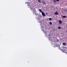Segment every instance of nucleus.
I'll use <instances>...</instances> for the list:
<instances>
[{
    "mask_svg": "<svg viewBox=\"0 0 67 67\" xmlns=\"http://www.w3.org/2000/svg\"><path fill=\"white\" fill-rule=\"evenodd\" d=\"M52 36H51V35H49V39L50 40H51V41H52Z\"/></svg>",
    "mask_w": 67,
    "mask_h": 67,
    "instance_id": "f257e3e1",
    "label": "nucleus"
},
{
    "mask_svg": "<svg viewBox=\"0 0 67 67\" xmlns=\"http://www.w3.org/2000/svg\"><path fill=\"white\" fill-rule=\"evenodd\" d=\"M42 14V15L43 16H45V13H44V12H43L42 13H41Z\"/></svg>",
    "mask_w": 67,
    "mask_h": 67,
    "instance_id": "f03ea898",
    "label": "nucleus"
},
{
    "mask_svg": "<svg viewBox=\"0 0 67 67\" xmlns=\"http://www.w3.org/2000/svg\"><path fill=\"white\" fill-rule=\"evenodd\" d=\"M30 9L32 10V11H33V10H34H34H35V9H34V8H33V7H30Z\"/></svg>",
    "mask_w": 67,
    "mask_h": 67,
    "instance_id": "7ed1b4c3",
    "label": "nucleus"
},
{
    "mask_svg": "<svg viewBox=\"0 0 67 67\" xmlns=\"http://www.w3.org/2000/svg\"><path fill=\"white\" fill-rule=\"evenodd\" d=\"M54 14H56V15H58V13L56 11L54 13Z\"/></svg>",
    "mask_w": 67,
    "mask_h": 67,
    "instance_id": "20e7f679",
    "label": "nucleus"
},
{
    "mask_svg": "<svg viewBox=\"0 0 67 67\" xmlns=\"http://www.w3.org/2000/svg\"><path fill=\"white\" fill-rule=\"evenodd\" d=\"M63 45L64 46H65L66 45V43H65V42H63Z\"/></svg>",
    "mask_w": 67,
    "mask_h": 67,
    "instance_id": "39448f33",
    "label": "nucleus"
},
{
    "mask_svg": "<svg viewBox=\"0 0 67 67\" xmlns=\"http://www.w3.org/2000/svg\"><path fill=\"white\" fill-rule=\"evenodd\" d=\"M59 24H62V21L60 20H59Z\"/></svg>",
    "mask_w": 67,
    "mask_h": 67,
    "instance_id": "423d86ee",
    "label": "nucleus"
},
{
    "mask_svg": "<svg viewBox=\"0 0 67 67\" xmlns=\"http://www.w3.org/2000/svg\"><path fill=\"white\" fill-rule=\"evenodd\" d=\"M53 1V2H54V3H56V0H52Z\"/></svg>",
    "mask_w": 67,
    "mask_h": 67,
    "instance_id": "0eeeda50",
    "label": "nucleus"
},
{
    "mask_svg": "<svg viewBox=\"0 0 67 67\" xmlns=\"http://www.w3.org/2000/svg\"><path fill=\"white\" fill-rule=\"evenodd\" d=\"M39 11H40V12H41V13H42V12H43L42 11V10H41V9H39Z\"/></svg>",
    "mask_w": 67,
    "mask_h": 67,
    "instance_id": "6e6552de",
    "label": "nucleus"
},
{
    "mask_svg": "<svg viewBox=\"0 0 67 67\" xmlns=\"http://www.w3.org/2000/svg\"><path fill=\"white\" fill-rule=\"evenodd\" d=\"M38 2H39V3H41V2H42L41 0H38Z\"/></svg>",
    "mask_w": 67,
    "mask_h": 67,
    "instance_id": "1a4fd4ad",
    "label": "nucleus"
},
{
    "mask_svg": "<svg viewBox=\"0 0 67 67\" xmlns=\"http://www.w3.org/2000/svg\"><path fill=\"white\" fill-rule=\"evenodd\" d=\"M33 11H34L33 12V13L34 14V13H35V10L34 9V10Z\"/></svg>",
    "mask_w": 67,
    "mask_h": 67,
    "instance_id": "9d476101",
    "label": "nucleus"
},
{
    "mask_svg": "<svg viewBox=\"0 0 67 67\" xmlns=\"http://www.w3.org/2000/svg\"><path fill=\"white\" fill-rule=\"evenodd\" d=\"M62 17L63 18H66V16H62Z\"/></svg>",
    "mask_w": 67,
    "mask_h": 67,
    "instance_id": "9b49d317",
    "label": "nucleus"
},
{
    "mask_svg": "<svg viewBox=\"0 0 67 67\" xmlns=\"http://www.w3.org/2000/svg\"><path fill=\"white\" fill-rule=\"evenodd\" d=\"M27 4H28V5H30V4H29V2H27Z\"/></svg>",
    "mask_w": 67,
    "mask_h": 67,
    "instance_id": "f8f14e48",
    "label": "nucleus"
},
{
    "mask_svg": "<svg viewBox=\"0 0 67 67\" xmlns=\"http://www.w3.org/2000/svg\"><path fill=\"white\" fill-rule=\"evenodd\" d=\"M49 20H52V18H49Z\"/></svg>",
    "mask_w": 67,
    "mask_h": 67,
    "instance_id": "ddd939ff",
    "label": "nucleus"
},
{
    "mask_svg": "<svg viewBox=\"0 0 67 67\" xmlns=\"http://www.w3.org/2000/svg\"><path fill=\"white\" fill-rule=\"evenodd\" d=\"M49 23L50 25H52V23H51V22H50Z\"/></svg>",
    "mask_w": 67,
    "mask_h": 67,
    "instance_id": "4468645a",
    "label": "nucleus"
},
{
    "mask_svg": "<svg viewBox=\"0 0 67 67\" xmlns=\"http://www.w3.org/2000/svg\"><path fill=\"white\" fill-rule=\"evenodd\" d=\"M62 52L63 53H65V51L64 50H63Z\"/></svg>",
    "mask_w": 67,
    "mask_h": 67,
    "instance_id": "2eb2a0df",
    "label": "nucleus"
},
{
    "mask_svg": "<svg viewBox=\"0 0 67 67\" xmlns=\"http://www.w3.org/2000/svg\"><path fill=\"white\" fill-rule=\"evenodd\" d=\"M58 29H61V28L59 26L58 27Z\"/></svg>",
    "mask_w": 67,
    "mask_h": 67,
    "instance_id": "dca6fc26",
    "label": "nucleus"
},
{
    "mask_svg": "<svg viewBox=\"0 0 67 67\" xmlns=\"http://www.w3.org/2000/svg\"><path fill=\"white\" fill-rule=\"evenodd\" d=\"M42 2H43V3H45L43 1H42Z\"/></svg>",
    "mask_w": 67,
    "mask_h": 67,
    "instance_id": "f3484780",
    "label": "nucleus"
},
{
    "mask_svg": "<svg viewBox=\"0 0 67 67\" xmlns=\"http://www.w3.org/2000/svg\"><path fill=\"white\" fill-rule=\"evenodd\" d=\"M57 1H59V0H56Z\"/></svg>",
    "mask_w": 67,
    "mask_h": 67,
    "instance_id": "a211bd4d",
    "label": "nucleus"
},
{
    "mask_svg": "<svg viewBox=\"0 0 67 67\" xmlns=\"http://www.w3.org/2000/svg\"><path fill=\"white\" fill-rule=\"evenodd\" d=\"M46 14H47V13H46Z\"/></svg>",
    "mask_w": 67,
    "mask_h": 67,
    "instance_id": "6ab92c4d",
    "label": "nucleus"
}]
</instances>
